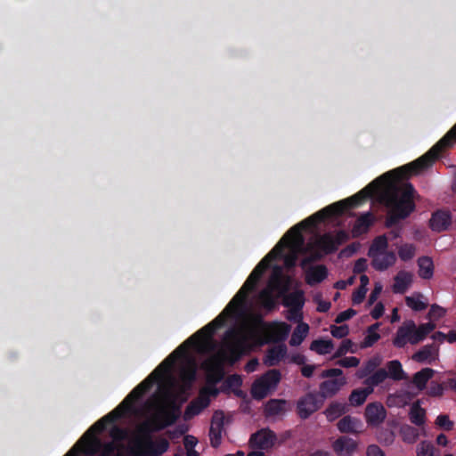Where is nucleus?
<instances>
[{
  "label": "nucleus",
  "mask_w": 456,
  "mask_h": 456,
  "mask_svg": "<svg viewBox=\"0 0 456 456\" xmlns=\"http://www.w3.org/2000/svg\"><path fill=\"white\" fill-rule=\"evenodd\" d=\"M456 140V124L430 150L416 160L388 171L370 182L366 187L354 194L362 201L379 195L380 202L387 208L385 226L392 228L414 212L416 205L413 185L398 182L408 179L428 168L440 157L441 153L452 145Z\"/></svg>",
  "instance_id": "obj_1"
},
{
  "label": "nucleus",
  "mask_w": 456,
  "mask_h": 456,
  "mask_svg": "<svg viewBox=\"0 0 456 456\" xmlns=\"http://www.w3.org/2000/svg\"><path fill=\"white\" fill-rule=\"evenodd\" d=\"M362 198H354V195L346 200H339L327 206L320 211L314 213L302 222L291 227L274 246V248L256 265L251 272L242 287L228 303L222 313L213 321L199 330L196 336L207 332L208 335L215 333L217 329L224 325L227 318L240 309L246 304L248 293L256 289V286L262 277L265 271L269 267L270 263L276 257H281L286 246L293 249L299 250L305 244V239L302 235V230L315 228L320 223L327 219L342 216L347 209L356 208L362 204Z\"/></svg>",
  "instance_id": "obj_2"
},
{
  "label": "nucleus",
  "mask_w": 456,
  "mask_h": 456,
  "mask_svg": "<svg viewBox=\"0 0 456 456\" xmlns=\"http://www.w3.org/2000/svg\"><path fill=\"white\" fill-rule=\"evenodd\" d=\"M362 198H354V195L346 200H339L327 206L320 211L314 213L302 222L291 227L274 246V248L256 265L251 272L242 287L228 303L222 313L213 321L199 330L196 336L207 332L208 335L215 333L217 329L224 325L227 318L240 309L246 304L248 293L256 289V286L262 277L265 271L269 267L270 263L276 257H281L286 246L293 249L299 250L305 244V239L302 235V230L315 228L320 223L327 219L342 216L347 209L356 208L362 204Z\"/></svg>",
  "instance_id": "obj_3"
},
{
  "label": "nucleus",
  "mask_w": 456,
  "mask_h": 456,
  "mask_svg": "<svg viewBox=\"0 0 456 456\" xmlns=\"http://www.w3.org/2000/svg\"><path fill=\"white\" fill-rule=\"evenodd\" d=\"M362 198H354V195L346 200H339L327 206L320 211L314 213L302 222L291 227L274 246V248L256 265L251 272L242 287L228 303L222 313L213 321L199 330L196 336L207 332L208 335L215 333L217 329L224 325L227 318L240 309L246 304L248 293L256 289V286L262 277L265 271L269 267L270 263L276 257H281L286 246L293 249L299 250L305 244V239L302 235V230L315 228L320 223L327 219L342 216L347 209L356 208L362 204Z\"/></svg>",
  "instance_id": "obj_4"
},
{
  "label": "nucleus",
  "mask_w": 456,
  "mask_h": 456,
  "mask_svg": "<svg viewBox=\"0 0 456 456\" xmlns=\"http://www.w3.org/2000/svg\"><path fill=\"white\" fill-rule=\"evenodd\" d=\"M151 379L137 385L113 411L93 424L64 456H78L79 453L87 456H123L120 452L124 448L122 444L103 443L98 435L106 429L108 424H114L125 415L134 412L135 402L152 387Z\"/></svg>",
  "instance_id": "obj_5"
},
{
  "label": "nucleus",
  "mask_w": 456,
  "mask_h": 456,
  "mask_svg": "<svg viewBox=\"0 0 456 456\" xmlns=\"http://www.w3.org/2000/svg\"><path fill=\"white\" fill-rule=\"evenodd\" d=\"M199 332L196 331L193 335L188 338L184 342L178 346L142 382L146 381L151 378L152 386L154 383L160 381L165 376L171 372L175 362L182 358L183 364L180 368V378L181 379L188 384H191L195 380L196 378V364L194 359L188 355V350L190 346H193L194 349L199 353H208L215 349V344L213 341V336L208 335L204 332L200 335H197Z\"/></svg>",
  "instance_id": "obj_6"
},
{
  "label": "nucleus",
  "mask_w": 456,
  "mask_h": 456,
  "mask_svg": "<svg viewBox=\"0 0 456 456\" xmlns=\"http://www.w3.org/2000/svg\"><path fill=\"white\" fill-rule=\"evenodd\" d=\"M181 408L178 394L166 389L163 393V403L159 405L157 413L151 419L142 422L138 427V432L149 435L174 425L181 416Z\"/></svg>",
  "instance_id": "obj_7"
},
{
  "label": "nucleus",
  "mask_w": 456,
  "mask_h": 456,
  "mask_svg": "<svg viewBox=\"0 0 456 456\" xmlns=\"http://www.w3.org/2000/svg\"><path fill=\"white\" fill-rule=\"evenodd\" d=\"M225 337L232 342L229 346L231 362L237 361L241 354L250 351L254 346L263 345V341L254 329L247 330L230 329L226 331Z\"/></svg>",
  "instance_id": "obj_8"
},
{
  "label": "nucleus",
  "mask_w": 456,
  "mask_h": 456,
  "mask_svg": "<svg viewBox=\"0 0 456 456\" xmlns=\"http://www.w3.org/2000/svg\"><path fill=\"white\" fill-rule=\"evenodd\" d=\"M147 437L142 447L138 448L136 456H159L165 453L169 448V443L166 438H159L152 441L150 435L142 434Z\"/></svg>",
  "instance_id": "obj_9"
},
{
  "label": "nucleus",
  "mask_w": 456,
  "mask_h": 456,
  "mask_svg": "<svg viewBox=\"0 0 456 456\" xmlns=\"http://www.w3.org/2000/svg\"><path fill=\"white\" fill-rule=\"evenodd\" d=\"M210 404V398H208V395L206 389H201L200 391L199 396L186 406L185 411L183 412V419L190 420L195 416L199 415L204 409L208 408Z\"/></svg>",
  "instance_id": "obj_10"
},
{
  "label": "nucleus",
  "mask_w": 456,
  "mask_h": 456,
  "mask_svg": "<svg viewBox=\"0 0 456 456\" xmlns=\"http://www.w3.org/2000/svg\"><path fill=\"white\" fill-rule=\"evenodd\" d=\"M224 425V414L221 410H217L213 413L211 425L209 428L210 444L214 448L219 447L221 444L222 432Z\"/></svg>",
  "instance_id": "obj_11"
},
{
  "label": "nucleus",
  "mask_w": 456,
  "mask_h": 456,
  "mask_svg": "<svg viewBox=\"0 0 456 456\" xmlns=\"http://www.w3.org/2000/svg\"><path fill=\"white\" fill-rule=\"evenodd\" d=\"M320 403L316 395L312 393L306 394L301 397L297 403V411L298 416L303 419H308L314 412L320 409Z\"/></svg>",
  "instance_id": "obj_12"
},
{
  "label": "nucleus",
  "mask_w": 456,
  "mask_h": 456,
  "mask_svg": "<svg viewBox=\"0 0 456 456\" xmlns=\"http://www.w3.org/2000/svg\"><path fill=\"white\" fill-rule=\"evenodd\" d=\"M276 435L269 428H262L251 435L249 444L252 448L268 449L273 446Z\"/></svg>",
  "instance_id": "obj_13"
},
{
  "label": "nucleus",
  "mask_w": 456,
  "mask_h": 456,
  "mask_svg": "<svg viewBox=\"0 0 456 456\" xmlns=\"http://www.w3.org/2000/svg\"><path fill=\"white\" fill-rule=\"evenodd\" d=\"M364 415L369 425L378 426L385 420L387 411L380 403L375 402L366 406Z\"/></svg>",
  "instance_id": "obj_14"
},
{
  "label": "nucleus",
  "mask_w": 456,
  "mask_h": 456,
  "mask_svg": "<svg viewBox=\"0 0 456 456\" xmlns=\"http://www.w3.org/2000/svg\"><path fill=\"white\" fill-rule=\"evenodd\" d=\"M452 222V216L449 211L437 210L434 212L429 220V226L432 231L441 232L448 229Z\"/></svg>",
  "instance_id": "obj_15"
},
{
  "label": "nucleus",
  "mask_w": 456,
  "mask_h": 456,
  "mask_svg": "<svg viewBox=\"0 0 456 456\" xmlns=\"http://www.w3.org/2000/svg\"><path fill=\"white\" fill-rule=\"evenodd\" d=\"M332 448L338 456H352L356 451L357 443L348 436H342L332 444Z\"/></svg>",
  "instance_id": "obj_16"
},
{
  "label": "nucleus",
  "mask_w": 456,
  "mask_h": 456,
  "mask_svg": "<svg viewBox=\"0 0 456 456\" xmlns=\"http://www.w3.org/2000/svg\"><path fill=\"white\" fill-rule=\"evenodd\" d=\"M414 328L413 321H407L400 326L396 331L395 337L393 339V345L397 348H403L409 342L411 344V333Z\"/></svg>",
  "instance_id": "obj_17"
},
{
  "label": "nucleus",
  "mask_w": 456,
  "mask_h": 456,
  "mask_svg": "<svg viewBox=\"0 0 456 456\" xmlns=\"http://www.w3.org/2000/svg\"><path fill=\"white\" fill-rule=\"evenodd\" d=\"M413 281V274L407 271H399L394 277L392 290L395 294H404Z\"/></svg>",
  "instance_id": "obj_18"
},
{
  "label": "nucleus",
  "mask_w": 456,
  "mask_h": 456,
  "mask_svg": "<svg viewBox=\"0 0 456 456\" xmlns=\"http://www.w3.org/2000/svg\"><path fill=\"white\" fill-rule=\"evenodd\" d=\"M328 277V269L324 265L312 266L305 271V281L309 286H315Z\"/></svg>",
  "instance_id": "obj_19"
},
{
  "label": "nucleus",
  "mask_w": 456,
  "mask_h": 456,
  "mask_svg": "<svg viewBox=\"0 0 456 456\" xmlns=\"http://www.w3.org/2000/svg\"><path fill=\"white\" fill-rule=\"evenodd\" d=\"M287 346L281 344L269 348L264 357V363L266 366H276L287 354Z\"/></svg>",
  "instance_id": "obj_20"
},
{
  "label": "nucleus",
  "mask_w": 456,
  "mask_h": 456,
  "mask_svg": "<svg viewBox=\"0 0 456 456\" xmlns=\"http://www.w3.org/2000/svg\"><path fill=\"white\" fill-rule=\"evenodd\" d=\"M373 223L374 216L372 213L367 212L362 214L356 219L352 228V236L354 238H357L362 234L366 233L369 231L370 227L373 224Z\"/></svg>",
  "instance_id": "obj_21"
},
{
  "label": "nucleus",
  "mask_w": 456,
  "mask_h": 456,
  "mask_svg": "<svg viewBox=\"0 0 456 456\" xmlns=\"http://www.w3.org/2000/svg\"><path fill=\"white\" fill-rule=\"evenodd\" d=\"M396 262V255L394 251H386L381 255L371 257L372 267L379 272L388 269Z\"/></svg>",
  "instance_id": "obj_22"
},
{
  "label": "nucleus",
  "mask_w": 456,
  "mask_h": 456,
  "mask_svg": "<svg viewBox=\"0 0 456 456\" xmlns=\"http://www.w3.org/2000/svg\"><path fill=\"white\" fill-rule=\"evenodd\" d=\"M438 355V348L435 344L426 345L412 355L417 362L431 363Z\"/></svg>",
  "instance_id": "obj_23"
},
{
  "label": "nucleus",
  "mask_w": 456,
  "mask_h": 456,
  "mask_svg": "<svg viewBox=\"0 0 456 456\" xmlns=\"http://www.w3.org/2000/svg\"><path fill=\"white\" fill-rule=\"evenodd\" d=\"M305 304L304 292L296 290L287 295L283 299V305L290 307V312L298 314Z\"/></svg>",
  "instance_id": "obj_24"
},
{
  "label": "nucleus",
  "mask_w": 456,
  "mask_h": 456,
  "mask_svg": "<svg viewBox=\"0 0 456 456\" xmlns=\"http://www.w3.org/2000/svg\"><path fill=\"white\" fill-rule=\"evenodd\" d=\"M346 384L345 377L328 379L321 383L320 390L323 396H333L336 395L340 388Z\"/></svg>",
  "instance_id": "obj_25"
},
{
  "label": "nucleus",
  "mask_w": 456,
  "mask_h": 456,
  "mask_svg": "<svg viewBox=\"0 0 456 456\" xmlns=\"http://www.w3.org/2000/svg\"><path fill=\"white\" fill-rule=\"evenodd\" d=\"M337 427L341 433L356 434L360 432L362 424L360 419L346 415L338 422Z\"/></svg>",
  "instance_id": "obj_26"
},
{
  "label": "nucleus",
  "mask_w": 456,
  "mask_h": 456,
  "mask_svg": "<svg viewBox=\"0 0 456 456\" xmlns=\"http://www.w3.org/2000/svg\"><path fill=\"white\" fill-rule=\"evenodd\" d=\"M315 246L325 255L333 254L338 250L334 237L330 232L321 235L316 240Z\"/></svg>",
  "instance_id": "obj_27"
},
{
  "label": "nucleus",
  "mask_w": 456,
  "mask_h": 456,
  "mask_svg": "<svg viewBox=\"0 0 456 456\" xmlns=\"http://www.w3.org/2000/svg\"><path fill=\"white\" fill-rule=\"evenodd\" d=\"M286 404V400L270 399L265 405V415L266 417H275L281 415L285 412Z\"/></svg>",
  "instance_id": "obj_28"
},
{
  "label": "nucleus",
  "mask_w": 456,
  "mask_h": 456,
  "mask_svg": "<svg viewBox=\"0 0 456 456\" xmlns=\"http://www.w3.org/2000/svg\"><path fill=\"white\" fill-rule=\"evenodd\" d=\"M388 248V240L386 234L379 235L372 240L369 250L368 256L371 258L376 256L377 255H381L384 252L387 251Z\"/></svg>",
  "instance_id": "obj_29"
},
{
  "label": "nucleus",
  "mask_w": 456,
  "mask_h": 456,
  "mask_svg": "<svg viewBox=\"0 0 456 456\" xmlns=\"http://www.w3.org/2000/svg\"><path fill=\"white\" fill-rule=\"evenodd\" d=\"M386 370L387 378L400 381L406 379V374L403 369L402 363L398 360H392L387 362Z\"/></svg>",
  "instance_id": "obj_30"
},
{
  "label": "nucleus",
  "mask_w": 456,
  "mask_h": 456,
  "mask_svg": "<svg viewBox=\"0 0 456 456\" xmlns=\"http://www.w3.org/2000/svg\"><path fill=\"white\" fill-rule=\"evenodd\" d=\"M281 379L279 370L272 369L263 374L258 379L270 390H274Z\"/></svg>",
  "instance_id": "obj_31"
},
{
  "label": "nucleus",
  "mask_w": 456,
  "mask_h": 456,
  "mask_svg": "<svg viewBox=\"0 0 456 456\" xmlns=\"http://www.w3.org/2000/svg\"><path fill=\"white\" fill-rule=\"evenodd\" d=\"M419 275L422 279L429 280L434 274V264L429 256H420L418 261Z\"/></svg>",
  "instance_id": "obj_32"
},
{
  "label": "nucleus",
  "mask_w": 456,
  "mask_h": 456,
  "mask_svg": "<svg viewBox=\"0 0 456 456\" xmlns=\"http://www.w3.org/2000/svg\"><path fill=\"white\" fill-rule=\"evenodd\" d=\"M373 392V389L367 386L363 388L354 389L349 395V403L352 406H360L363 404L368 397Z\"/></svg>",
  "instance_id": "obj_33"
},
{
  "label": "nucleus",
  "mask_w": 456,
  "mask_h": 456,
  "mask_svg": "<svg viewBox=\"0 0 456 456\" xmlns=\"http://www.w3.org/2000/svg\"><path fill=\"white\" fill-rule=\"evenodd\" d=\"M258 301L261 306L268 312L274 310L277 305L276 299L269 289H264L259 292Z\"/></svg>",
  "instance_id": "obj_34"
},
{
  "label": "nucleus",
  "mask_w": 456,
  "mask_h": 456,
  "mask_svg": "<svg viewBox=\"0 0 456 456\" xmlns=\"http://www.w3.org/2000/svg\"><path fill=\"white\" fill-rule=\"evenodd\" d=\"M435 370L431 368H423L413 375L412 382L419 389L426 387L428 381L434 376Z\"/></svg>",
  "instance_id": "obj_35"
},
{
  "label": "nucleus",
  "mask_w": 456,
  "mask_h": 456,
  "mask_svg": "<svg viewBox=\"0 0 456 456\" xmlns=\"http://www.w3.org/2000/svg\"><path fill=\"white\" fill-rule=\"evenodd\" d=\"M410 420L416 426H423L426 421V411L423 409L419 402L412 404L409 413Z\"/></svg>",
  "instance_id": "obj_36"
},
{
  "label": "nucleus",
  "mask_w": 456,
  "mask_h": 456,
  "mask_svg": "<svg viewBox=\"0 0 456 456\" xmlns=\"http://www.w3.org/2000/svg\"><path fill=\"white\" fill-rule=\"evenodd\" d=\"M290 330V325L286 322H273L272 326L273 341H284L288 338Z\"/></svg>",
  "instance_id": "obj_37"
},
{
  "label": "nucleus",
  "mask_w": 456,
  "mask_h": 456,
  "mask_svg": "<svg viewBox=\"0 0 456 456\" xmlns=\"http://www.w3.org/2000/svg\"><path fill=\"white\" fill-rule=\"evenodd\" d=\"M309 331L308 324L300 322L294 330L291 338L289 339V345L292 346H297L301 345Z\"/></svg>",
  "instance_id": "obj_38"
},
{
  "label": "nucleus",
  "mask_w": 456,
  "mask_h": 456,
  "mask_svg": "<svg viewBox=\"0 0 456 456\" xmlns=\"http://www.w3.org/2000/svg\"><path fill=\"white\" fill-rule=\"evenodd\" d=\"M334 348V344L331 339H315L310 345V349L316 352L318 354H330Z\"/></svg>",
  "instance_id": "obj_39"
},
{
  "label": "nucleus",
  "mask_w": 456,
  "mask_h": 456,
  "mask_svg": "<svg viewBox=\"0 0 456 456\" xmlns=\"http://www.w3.org/2000/svg\"><path fill=\"white\" fill-rule=\"evenodd\" d=\"M387 379V370L384 368H380L377 370L374 373L367 377L363 384L368 387L373 389L374 387H378L382 384Z\"/></svg>",
  "instance_id": "obj_40"
},
{
  "label": "nucleus",
  "mask_w": 456,
  "mask_h": 456,
  "mask_svg": "<svg viewBox=\"0 0 456 456\" xmlns=\"http://www.w3.org/2000/svg\"><path fill=\"white\" fill-rule=\"evenodd\" d=\"M347 411V407L342 403H331L325 411L326 417L329 421H333L342 416Z\"/></svg>",
  "instance_id": "obj_41"
},
{
  "label": "nucleus",
  "mask_w": 456,
  "mask_h": 456,
  "mask_svg": "<svg viewBox=\"0 0 456 456\" xmlns=\"http://www.w3.org/2000/svg\"><path fill=\"white\" fill-rule=\"evenodd\" d=\"M400 435L403 440L408 444H414L419 438V430L410 425H403L400 428Z\"/></svg>",
  "instance_id": "obj_42"
},
{
  "label": "nucleus",
  "mask_w": 456,
  "mask_h": 456,
  "mask_svg": "<svg viewBox=\"0 0 456 456\" xmlns=\"http://www.w3.org/2000/svg\"><path fill=\"white\" fill-rule=\"evenodd\" d=\"M416 246L412 243H404L398 248V256L402 261L411 260L416 255Z\"/></svg>",
  "instance_id": "obj_43"
},
{
  "label": "nucleus",
  "mask_w": 456,
  "mask_h": 456,
  "mask_svg": "<svg viewBox=\"0 0 456 456\" xmlns=\"http://www.w3.org/2000/svg\"><path fill=\"white\" fill-rule=\"evenodd\" d=\"M270 391L258 379L254 381L251 387V395L256 400L265 398Z\"/></svg>",
  "instance_id": "obj_44"
},
{
  "label": "nucleus",
  "mask_w": 456,
  "mask_h": 456,
  "mask_svg": "<svg viewBox=\"0 0 456 456\" xmlns=\"http://www.w3.org/2000/svg\"><path fill=\"white\" fill-rule=\"evenodd\" d=\"M110 436L113 439L112 442L120 444L121 441L127 437V431L121 427L113 425L110 430Z\"/></svg>",
  "instance_id": "obj_45"
},
{
  "label": "nucleus",
  "mask_w": 456,
  "mask_h": 456,
  "mask_svg": "<svg viewBox=\"0 0 456 456\" xmlns=\"http://www.w3.org/2000/svg\"><path fill=\"white\" fill-rule=\"evenodd\" d=\"M405 302L407 306H409L414 311H422L425 310L428 306L426 303L421 301L419 298L414 297H406Z\"/></svg>",
  "instance_id": "obj_46"
},
{
  "label": "nucleus",
  "mask_w": 456,
  "mask_h": 456,
  "mask_svg": "<svg viewBox=\"0 0 456 456\" xmlns=\"http://www.w3.org/2000/svg\"><path fill=\"white\" fill-rule=\"evenodd\" d=\"M378 440L386 445H389L395 441V434L390 429L380 430L378 434Z\"/></svg>",
  "instance_id": "obj_47"
},
{
  "label": "nucleus",
  "mask_w": 456,
  "mask_h": 456,
  "mask_svg": "<svg viewBox=\"0 0 456 456\" xmlns=\"http://www.w3.org/2000/svg\"><path fill=\"white\" fill-rule=\"evenodd\" d=\"M417 456H434V446L428 442H421L417 448Z\"/></svg>",
  "instance_id": "obj_48"
},
{
  "label": "nucleus",
  "mask_w": 456,
  "mask_h": 456,
  "mask_svg": "<svg viewBox=\"0 0 456 456\" xmlns=\"http://www.w3.org/2000/svg\"><path fill=\"white\" fill-rule=\"evenodd\" d=\"M330 333L334 338H344L349 333V328L346 324L340 326L332 325L330 326Z\"/></svg>",
  "instance_id": "obj_49"
},
{
  "label": "nucleus",
  "mask_w": 456,
  "mask_h": 456,
  "mask_svg": "<svg viewBox=\"0 0 456 456\" xmlns=\"http://www.w3.org/2000/svg\"><path fill=\"white\" fill-rule=\"evenodd\" d=\"M446 314V311L444 308H443L442 306L438 305H432L430 306V309H429V312H428V318L429 319H432V320H439L441 319L442 317H444Z\"/></svg>",
  "instance_id": "obj_50"
},
{
  "label": "nucleus",
  "mask_w": 456,
  "mask_h": 456,
  "mask_svg": "<svg viewBox=\"0 0 456 456\" xmlns=\"http://www.w3.org/2000/svg\"><path fill=\"white\" fill-rule=\"evenodd\" d=\"M436 424L439 428H443V429H444L446 431H450L453 428V422L451 421L449 419L448 415H445V414L438 415L437 418H436Z\"/></svg>",
  "instance_id": "obj_51"
},
{
  "label": "nucleus",
  "mask_w": 456,
  "mask_h": 456,
  "mask_svg": "<svg viewBox=\"0 0 456 456\" xmlns=\"http://www.w3.org/2000/svg\"><path fill=\"white\" fill-rule=\"evenodd\" d=\"M353 346V343L350 339H344L335 354H333V358H339L345 355L347 352L351 350Z\"/></svg>",
  "instance_id": "obj_52"
},
{
  "label": "nucleus",
  "mask_w": 456,
  "mask_h": 456,
  "mask_svg": "<svg viewBox=\"0 0 456 456\" xmlns=\"http://www.w3.org/2000/svg\"><path fill=\"white\" fill-rule=\"evenodd\" d=\"M373 366L371 362H369V360L364 363V365L358 370L357 377L359 379L367 378L372 373H374L377 370Z\"/></svg>",
  "instance_id": "obj_53"
},
{
  "label": "nucleus",
  "mask_w": 456,
  "mask_h": 456,
  "mask_svg": "<svg viewBox=\"0 0 456 456\" xmlns=\"http://www.w3.org/2000/svg\"><path fill=\"white\" fill-rule=\"evenodd\" d=\"M241 384H242V379H241L240 376L238 374L230 375L224 380V386L227 388H232V387L237 388V387H240L241 386Z\"/></svg>",
  "instance_id": "obj_54"
},
{
  "label": "nucleus",
  "mask_w": 456,
  "mask_h": 456,
  "mask_svg": "<svg viewBox=\"0 0 456 456\" xmlns=\"http://www.w3.org/2000/svg\"><path fill=\"white\" fill-rule=\"evenodd\" d=\"M359 363L360 360L354 356L344 357L337 362V364L344 368L357 367Z\"/></svg>",
  "instance_id": "obj_55"
},
{
  "label": "nucleus",
  "mask_w": 456,
  "mask_h": 456,
  "mask_svg": "<svg viewBox=\"0 0 456 456\" xmlns=\"http://www.w3.org/2000/svg\"><path fill=\"white\" fill-rule=\"evenodd\" d=\"M356 314V311L352 309V308H349L346 311H343L341 313H339L337 317L335 318V322L336 323H342L347 320H350L351 318H353L354 315Z\"/></svg>",
  "instance_id": "obj_56"
},
{
  "label": "nucleus",
  "mask_w": 456,
  "mask_h": 456,
  "mask_svg": "<svg viewBox=\"0 0 456 456\" xmlns=\"http://www.w3.org/2000/svg\"><path fill=\"white\" fill-rule=\"evenodd\" d=\"M367 289H363V287H359L356 290L354 291L352 295V302L354 305L361 304L366 296Z\"/></svg>",
  "instance_id": "obj_57"
},
{
  "label": "nucleus",
  "mask_w": 456,
  "mask_h": 456,
  "mask_svg": "<svg viewBox=\"0 0 456 456\" xmlns=\"http://www.w3.org/2000/svg\"><path fill=\"white\" fill-rule=\"evenodd\" d=\"M360 246L361 245H360L359 242H353V243L347 245L346 248H344L340 251L339 256H346V257L351 256L354 253L357 252V250L359 249Z\"/></svg>",
  "instance_id": "obj_58"
},
{
  "label": "nucleus",
  "mask_w": 456,
  "mask_h": 456,
  "mask_svg": "<svg viewBox=\"0 0 456 456\" xmlns=\"http://www.w3.org/2000/svg\"><path fill=\"white\" fill-rule=\"evenodd\" d=\"M380 335L377 332H368L362 341V347L372 346L379 339Z\"/></svg>",
  "instance_id": "obj_59"
},
{
  "label": "nucleus",
  "mask_w": 456,
  "mask_h": 456,
  "mask_svg": "<svg viewBox=\"0 0 456 456\" xmlns=\"http://www.w3.org/2000/svg\"><path fill=\"white\" fill-rule=\"evenodd\" d=\"M341 377H344L343 370L341 369H338V368L324 370L321 374V378H323V379L324 378L338 379V378H341Z\"/></svg>",
  "instance_id": "obj_60"
},
{
  "label": "nucleus",
  "mask_w": 456,
  "mask_h": 456,
  "mask_svg": "<svg viewBox=\"0 0 456 456\" xmlns=\"http://www.w3.org/2000/svg\"><path fill=\"white\" fill-rule=\"evenodd\" d=\"M224 378V370L222 366H218L209 376L208 381L213 385L219 383Z\"/></svg>",
  "instance_id": "obj_61"
},
{
  "label": "nucleus",
  "mask_w": 456,
  "mask_h": 456,
  "mask_svg": "<svg viewBox=\"0 0 456 456\" xmlns=\"http://www.w3.org/2000/svg\"><path fill=\"white\" fill-rule=\"evenodd\" d=\"M334 237V241L338 248L343 243L346 242L349 240V234L344 230H339L336 232Z\"/></svg>",
  "instance_id": "obj_62"
},
{
  "label": "nucleus",
  "mask_w": 456,
  "mask_h": 456,
  "mask_svg": "<svg viewBox=\"0 0 456 456\" xmlns=\"http://www.w3.org/2000/svg\"><path fill=\"white\" fill-rule=\"evenodd\" d=\"M198 444V440L195 436L187 435L183 438V445L186 449V451H191L194 450V447Z\"/></svg>",
  "instance_id": "obj_63"
},
{
  "label": "nucleus",
  "mask_w": 456,
  "mask_h": 456,
  "mask_svg": "<svg viewBox=\"0 0 456 456\" xmlns=\"http://www.w3.org/2000/svg\"><path fill=\"white\" fill-rule=\"evenodd\" d=\"M368 456H385L383 451L376 444H370L367 448Z\"/></svg>",
  "instance_id": "obj_64"
}]
</instances>
